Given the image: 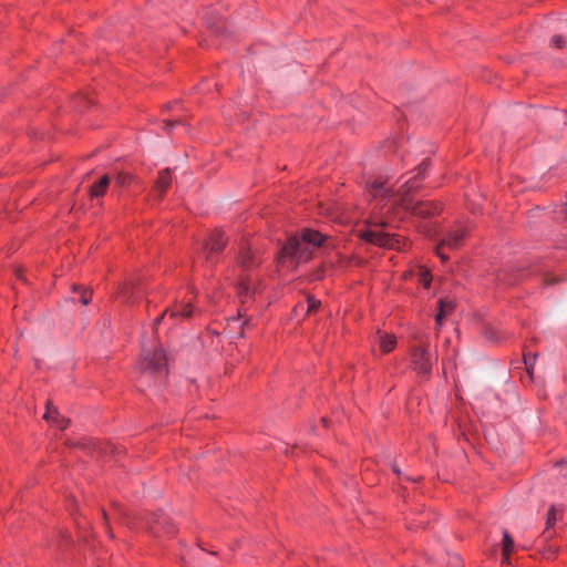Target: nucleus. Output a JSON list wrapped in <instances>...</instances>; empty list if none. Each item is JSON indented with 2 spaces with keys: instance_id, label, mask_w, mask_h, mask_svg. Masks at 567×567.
Instances as JSON below:
<instances>
[{
  "instance_id": "nucleus-1",
  "label": "nucleus",
  "mask_w": 567,
  "mask_h": 567,
  "mask_svg": "<svg viewBox=\"0 0 567 567\" xmlns=\"http://www.w3.org/2000/svg\"><path fill=\"white\" fill-rule=\"evenodd\" d=\"M419 188V184L412 181H405L398 190H393L385 186L384 181H374L369 186V194L374 200V209L382 213H392L396 208H401L414 216L429 217L440 212V206L432 202H413L411 193Z\"/></svg>"
},
{
  "instance_id": "nucleus-2",
  "label": "nucleus",
  "mask_w": 567,
  "mask_h": 567,
  "mask_svg": "<svg viewBox=\"0 0 567 567\" xmlns=\"http://www.w3.org/2000/svg\"><path fill=\"white\" fill-rule=\"evenodd\" d=\"M323 241L324 236L322 234L305 229L300 235H293L288 239L278 256V262L285 264L286 260H289L293 267L307 262Z\"/></svg>"
},
{
  "instance_id": "nucleus-3",
  "label": "nucleus",
  "mask_w": 567,
  "mask_h": 567,
  "mask_svg": "<svg viewBox=\"0 0 567 567\" xmlns=\"http://www.w3.org/2000/svg\"><path fill=\"white\" fill-rule=\"evenodd\" d=\"M386 225L388 221L383 218L374 216L370 223V228L361 231L360 237L363 240L380 247L394 248L399 244V238L382 230Z\"/></svg>"
},
{
  "instance_id": "nucleus-4",
  "label": "nucleus",
  "mask_w": 567,
  "mask_h": 567,
  "mask_svg": "<svg viewBox=\"0 0 567 567\" xmlns=\"http://www.w3.org/2000/svg\"><path fill=\"white\" fill-rule=\"evenodd\" d=\"M465 236H466V229L464 227L458 226L456 228L449 230L436 247L437 256L443 261L447 260V256L443 252V249L444 248L456 249V248L461 247V245L464 241Z\"/></svg>"
},
{
  "instance_id": "nucleus-5",
  "label": "nucleus",
  "mask_w": 567,
  "mask_h": 567,
  "mask_svg": "<svg viewBox=\"0 0 567 567\" xmlns=\"http://www.w3.org/2000/svg\"><path fill=\"white\" fill-rule=\"evenodd\" d=\"M412 368L417 374L429 377L432 369V360L425 347H415L411 350Z\"/></svg>"
},
{
  "instance_id": "nucleus-6",
  "label": "nucleus",
  "mask_w": 567,
  "mask_h": 567,
  "mask_svg": "<svg viewBox=\"0 0 567 567\" xmlns=\"http://www.w3.org/2000/svg\"><path fill=\"white\" fill-rule=\"evenodd\" d=\"M143 368L154 373H162L165 371L167 361L162 349H155L154 351H143Z\"/></svg>"
},
{
  "instance_id": "nucleus-7",
  "label": "nucleus",
  "mask_w": 567,
  "mask_h": 567,
  "mask_svg": "<svg viewBox=\"0 0 567 567\" xmlns=\"http://www.w3.org/2000/svg\"><path fill=\"white\" fill-rule=\"evenodd\" d=\"M227 239L220 230H215L203 244V252L207 262L214 261V255L218 254L226 246Z\"/></svg>"
},
{
  "instance_id": "nucleus-8",
  "label": "nucleus",
  "mask_w": 567,
  "mask_h": 567,
  "mask_svg": "<svg viewBox=\"0 0 567 567\" xmlns=\"http://www.w3.org/2000/svg\"><path fill=\"white\" fill-rule=\"evenodd\" d=\"M238 296L241 302V308L238 310V316L243 317L246 308L245 303L252 298L257 291V280L247 276L243 277L237 286Z\"/></svg>"
},
{
  "instance_id": "nucleus-9",
  "label": "nucleus",
  "mask_w": 567,
  "mask_h": 567,
  "mask_svg": "<svg viewBox=\"0 0 567 567\" xmlns=\"http://www.w3.org/2000/svg\"><path fill=\"white\" fill-rule=\"evenodd\" d=\"M238 262L244 269H249L257 266L260 260L249 247H243L238 256Z\"/></svg>"
},
{
  "instance_id": "nucleus-10",
  "label": "nucleus",
  "mask_w": 567,
  "mask_h": 567,
  "mask_svg": "<svg viewBox=\"0 0 567 567\" xmlns=\"http://www.w3.org/2000/svg\"><path fill=\"white\" fill-rule=\"evenodd\" d=\"M110 176L103 175L96 183H94L89 189L91 199L103 197L110 186Z\"/></svg>"
},
{
  "instance_id": "nucleus-11",
  "label": "nucleus",
  "mask_w": 567,
  "mask_h": 567,
  "mask_svg": "<svg viewBox=\"0 0 567 567\" xmlns=\"http://www.w3.org/2000/svg\"><path fill=\"white\" fill-rule=\"evenodd\" d=\"M172 182L171 172L168 168L159 172L158 178L155 184V190L158 193V196L162 197L167 188L169 187Z\"/></svg>"
},
{
  "instance_id": "nucleus-12",
  "label": "nucleus",
  "mask_w": 567,
  "mask_h": 567,
  "mask_svg": "<svg viewBox=\"0 0 567 567\" xmlns=\"http://www.w3.org/2000/svg\"><path fill=\"white\" fill-rule=\"evenodd\" d=\"M378 342H379L381 351L383 353H389L394 349V347L396 344V339L393 334H388V333L378 331Z\"/></svg>"
},
{
  "instance_id": "nucleus-13",
  "label": "nucleus",
  "mask_w": 567,
  "mask_h": 567,
  "mask_svg": "<svg viewBox=\"0 0 567 567\" xmlns=\"http://www.w3.org/2000/svg\"><path fill=\"white\" fill-rule=\"evenodd\" d=\"M193 306L192 303H185L181 306H175L171 309V318L173 319H189L193 316Z\"/></svg>"
},
{
  "instance_id": "nucleus-14",
  "label": "nucleus",
  "mask_w": 567,
  "mask_h": 567,
  "mask_svg": "<svg viewBox=\"0 0 567 567\" xmlns=\"http://www.w3.org/2000/svg\"><path fill=\"white\" fill-rule=\"evenodd\" d=\"M454 302L450 299H441L439 301V313L435 317L437 324H441L443 319L453 311Z\"/></svg>"
},
{
  "instance_id": "nucleus-15",
  "label": "nucleus",
  "mask_w": 567,
  "mask_h": 567,
  "mask_svg": "<svg viewBox=\"0 0 567 567\" xmlns=\"http://www.w3.org/2000/svg\"><path fill=\"white\" fill-rule=\"evenodd\" d=\"M560 515V512L555 508L554 506L550 507L549 512H548V515H547V520H546V528L543 533V536L545 539H548L550 537H553V533L550 532V527L555 524V522L558 519Z\"/></svg>"
},
{
  "instance_id": "nucleus-16",
  "label": "nucleus",
  "mask_w": 567,
  "mask_h": 567,
  "mask_svg": "<svg viewBox=\"0 0 567 567\" xmlns=\"http://www.w3.org/2000/svg\"><path fill=\"white\" fill-rule=\"evenodd\" d=\"M514 540L511 535L505 530L503 533V559L502 563H508L509 555L513 551Z\"/></svg>"
},
{
  "instance_id": "nucleus-17",
  "label": "nucleus",
  "mask_w": 567,
  "mask_h": 567,
  "mask_svg": "<svg viewBox=\"0 0 567 567\" xmlns=\"http://www.w3.org/2000/svg\"><path fill=\"white\" fill-rule=\"evenodd\" d=\"M549 45L558 50L565 49L567 51V38L560 34H555L550 38Z\"/></svg>"
},
{
  "instance_id": "nucleus-18",
  "label": "nucleus",
  "mask_w": 567,
  "mask_h": 567,
  "mask_svg": "<svg viewBox=\"0 0 567 567\" xmlns=\"http://www.w3.org/2000/svg\"><path fill=\"white\" fill-rule=\"evenodd\" d=\"M152 520L150 522V527L152 529H155L156 526H161L163 528L166 527L167 523H168V518L165 517L163 514H155V515H152Z\"/></svg>"
},
{
  "instance_id": "nucleus-19",
  "label": "nucleus",
  "mask_w": 567,
  "mask_h": 567,
  "mask_svg": "<svg viewBox=\"0 0 567 567\" xmlns=\"http://www.w3.org/2000/svg\"><path fill=\"white\" fill-rule=\"evenodd\" d=\"M132 178L133 177L130 173L118 172L115 176V183L116 185L124 187L132 182Z\"/></svg>"
},
{
  "instance_id": "nucleus-20",
  "label": "nucleus",
  "mask_w": 567,
  "mask_h": 567,
  "mask_svg": "<svg viewBox=\"0 0 567 567\" xmlns=\"http://www.w3.org/2000/svg\"><path fill=\"white\" fill-rule=\"evenodd\" d=\"M419 281L424 286L429 287L431 282V275L424 267L419 268Z\"/></svg>"
},
{
  "instance_id": "nucleus-21",
  "label": "nucleus",
  "mask_w": 567,
  "mask_h": 567,
  "mask_svg": "<svg viewBox=\"0 0 567 567\" xmlns=\"http://www.w3.org/2000/svg\"><path fill=\"white\" fill-rule=\"evenodd\" d=\"M427 168V162L426 161H423L417 167H416V171L417 173L411 177L409 181H412L416 184L420 185V178L422 177V175L424 174V172L426 171Z\"/></svg>"
},
{
  "instance_id": "nucleus-22",
  "label": "nucleus",
  "mask_w": 567,
  "mask_h": 567,
  "mask_svg": "<svg viewBox=\"0 0 567 567\" xmlns=\"http://www.w3.org/2000/svg\"><path fill=\"white\" fill-rule=\"evenodd\" d=\"M320 305H321V302L319 300H317L315 297L308 296L307 297V313L317 311L319 309Z\"/></svg>"
},
{
  "instance_id": "nucleus-23",
  "label": "nucleus",
  "mask_w": 567,
  "mask_h": 567,
  "mask_svg": "<svg viewBox=\"0 0 567 567\" xmlns=\"http://www.w3.org/2000/svg\"><path fill=\"white\" fill-rule=\"evenodd\" d=\"M54 413H55V417H54L53 424L56 425L61 430L66 429V426L69 424V420L65 419L64 416H61L58 412H54Z\"/></svg>"
},
{
  "instance_id": "nucleus-24",
  "label": "nucleus",
  "mask_w": 567,
  "mask_h": 567,
  "mask_svg": "<svg viewBox=\"0 0 567 567\" xmlns=\"http://www.w3.org/2000/svg\"><path fill=\"white\" fill-rule=\"evenodd\" d=\"M80 302L84 306L89 305L91 301V293L83 288H80Z\"/></svg>"
},
{
  "instance_id": "nucleus-25",
  "label": "nucleus",
  "mask_w": 567,
  "mask_h": 567,
  "mask_svg": "<svg viewBox=\"0 0 567 567\" xmlns=\"http://www.w3.org/2000/svg\"><path fill=\"white\" fill-rule=\"evenodd\" d=\"M54 412H58V411L48 403L47 404V412L43 415L44 420L53 423L54 422V417H55V413Z\"/></svg>"
},
{
  "instance_id": "nucleus-26",
  "label": "nucleus",
  "mask_w": 567,
  "mask_h": 567,
  "mask_svg": "<svg viewBox=\"0 0 567 567\" xmlns=\"http://www.w3.org/2000/svg\"><path fill=\"white\" fill-rule=\"evenodd\" d=\"M534 359H535L534 357L532 358L529 355H525V358H524V362L526 364L528 373H530V369H532Z\"/></svg>"
},
{
  "instance_id": "nucleus-27",
  "label": "nucleus",
  "mask_w": 567,
  "mask_h": 567,
  "mask_svg": "<svg viewBox=\"0 0 567 567\" xmlns=\"http://www.w3.org/2000/svg\"><path fill=\"white\" fill-rule=\"evenodd\" d=\"M558 281H560V278H559V277H557V276H548V277H546V279H545V282H546L547 285H553V284H556V282H558Z\"/></svg>"
},
{
  "instance_id": "nucleus-28",
  "label": "nucleus",
  "mask_w": 567,
  "mask_h": 567,
  "mask_svg": "<svg viewBox=\"0 0 567 567\" xmlns=\"http://www.w3.org/2000/svg\"><path fill=\"white\" fill-rule=\"evenodd\" d=\"M166 315L171 316V309H166L158 318H156L154 324L157 326L164 319Z\"/></svg>"
},
{
  "instance_id": "nucleus-29",
  "label": "nucleus",
  "mask_w": 567,
  "mask_h": 567,
  "mask_svg": "<svg viewBox=\"0 0 567 567\" xmlns=\"http://www.w3.org/2000/svg\"><path fill=\"white\" fill-rule=\"evenodd\" d=\"M181 123H182V121H179V120H176V121H167V122H166V125H167V126H169V127H173V126H175L176 124H181Z\"/></svg>"
},
{
  "instance_id": "nucleus-30",
  "label": "nucleus",
  "mask_w": 567,
  "mask_h": 567,
  "mask_svg": "<svg viewBox=\"0 0 567 567\" xmlns=\"http://www.w3.org/2000/svg\"><path fill=\"white\" fill-rule=\"evenodd\" d=\"M225 29V24L223 23L220 27H216L214 29V32L216 33V35H218L221 31H224Z\"/></svg>"
},
{
  "instance_id": "nucleus-31",
  "label": "nucleus",
  "mask_w": 567,
  "mask_h": 567,
  "mask_svg": "<svg viewBox=\"0 0 567 567\" xmlns=\"http://www.w3.org/2000/svg\"><path fill=\"white\" fill-rule=\"evenodd\" d=\"M237 322H238V319L233 318L231 321L228 323V327L231 328V324L237 323Z\"/></svg>"
},
{
  "instance_id": "nucleus-32",
  "label": "nucleus",
  "mask_w": 567,
  "mask_h": 567,
  "mask_svg": "<svg viewBox=\"0 0 567 567\" xmlns=\"http://www.w3.org/2000/svg\"><path fill=\"white\" fill-rule=\"evenodd\" d=\"M249 324V320H245L243 323H240V328H243L244 326H248Z\"/></svg>"
},
{
  "instance_id": "nucleus-33",
  "label": "nucleus",
  "mask_w": 567,
  "mask_h": 567,
  "mask_svg": "<svg viewBox=\"0 0 567 567\" xmlns=\"http://www.w3.org/2000/svg\"><path fill=\"white\" fill-rule=\"evenodd\" d=\"M321 421H322V423H323L324 425H326V424H327V422H328V420H327L326 417H322V420H321Z\"/></svg>"
},
{
  "instance_id": "nucleus-34",
  "label": "nucleus",
  "mask_w": 567,
  "mask_h": 567,
  "mask_svg": "<svg viewBox=\"0 0 567 567\" xmlns=\"http://www.w3.org/2000/svg\"><path fill=\"white\" fill-rule=\"evenodd\" d=\"M564 214H565V216L567 217V205H566V208H565V210H564Z\"/></svg>"
}]
</instances>
